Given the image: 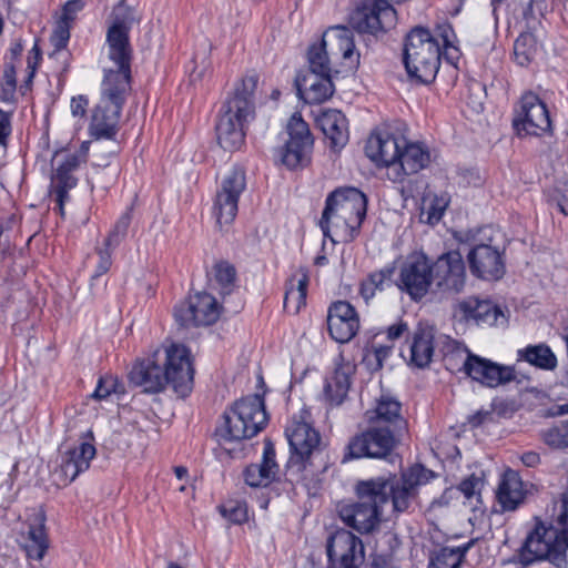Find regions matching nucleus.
<instances>
[{
  "label": "nucleus",
  "mask_w": 568,
  "mask_h": 568,
  "mask_svg": "<svg viewBox=\"0 0 568 568\" xmlns=\"http://www.w3.org/2000/svg\"><path fill=\"white\" fill-rule=\"evenodd\" d=\"M426 480V469L420 465L410 467L399 478L376 477L359 480L355 486L357 500L338 505V516L357 532L369 534L379 526L384 508L389 501L392 513L407 511L417 498L418 487Z\"/></svg>",
  "instance_id": "nucleus-1"
},
{
  "label": "nucleus",
  "mask_w": 568,
  "mask_h": 568,
  "mask_svg": "<svg viewBox=\"0 0 568 568\" xmlns=\"http://www.w3.org/2000/svg\"><path fill=\"white\" fill-rule=\"evenodd\" d=\"M437 37L428 29L415 27L404 42L403 61L410 79L418 83L433 82L440 65L442 49L448 60L458 58V49L455 47V32L445 23L437 28Z\"/></svg>",
  "instance_id": "nucleus-2"
},
{
  "label": "nucleus",
  "mask_w": 568,
  "mask_h": 568,
  "mask_svg": "<svg viewBox=\"0 0 568 568\" xmlns=\"http://www.w3.org/2000/svg\"><path fill=\"white\" fill-rule=\"evenodd\" d=\"M154 357L138 362L129 374L130 382L142 387L145 393L156 394L171 385L179 396L189 395L194 374L190 351L183 345L172 344L165 349L163 367Z\"/></svg>",
  "instance_id": "nucleus-3"
},
{
  "label": "nucleus",
  "mask_w": 568,
  "mask_h": 568,
  "mask_svg": "<svg viewBox=\"0 0 568 568\" xmlns=\"http://www.w3.org/2000/svg\"><path fill=\"white\" fill-rule=\"evenodd\" d=\"M448 369L463 371L473 381L487 387H497L511 381L521 384L529 382V371L523 368L524 363L532 365V345L518 351L517 362L511 365H500L490 359L471 354L466 347L456 346L444 357Z\"/></svg>",
  "instance_id": "nucleus-4"
},
{
  "label": "nucleus",
  "mask_w": 568,
  "mask_h": 568,
  "mask_svg": "<svg viewBox=\"0 0 568 568\" xmlns=\"http://www.w3.org/2000/svg\"><path fill=\"white\" fill-rule=\"evenodd\" d=\"M367 199L356 187H343L332 192L320 220L325 237L333 243L351 242L366 216Z\"/></svg>",
  "instance_id": "nucleus-5"
},
{
  "label": "nucleus",
  "mask_w": 568,
  "mask_h": 568,
  "mask_svg": "<svg viewBox=\"0 0 568 568\" xmlns=\"http://www.w3.org/2000/svg\"><path fill=\"white\" fill-rule=\"evenodd\" d=\"M305 415L307 413L303 412L298 418L294 417L285 429L291 455L284 476L291 484H301L310 488L321 471L314 463L321 454V435Z\"/></svg>",
  "instance_id": "nucleus-6"
},
{
  "label": "nucleus",
  "mask_w": 568,
  "mask_h": 568,
  "mask_svg": "<svg viewBox=\"0 0 568 568\" xmlns=\"http://www.w3.org/2000/svg\"><path fill=\"white\" fill-rule=\"evenodd\" d=\"M130 91L131 84L126 81H102L101 99L93 109L89 126L91 135L95 139L111 140L97 145L95 159L99 166H106L109 156L118 152V144L113 138L118 132L121 112Z\"/></svg>",
  "instance_id": "nucleus-7"
},
{
  "label": "nucleus",
  "mask_w": 568,
  "mask_h": 568,
  "mask_svg": "<svg viewBox=\"0 0 568 568\" xmlns=\"http://www.w3.org/2000/svg\"><path fill=\"white\" fill-rule=\"evenodd\" d=\"M257 81L254 74L244 77L222 106L216 134L219 144L226 151H234L244 143V123L254 115L253 95Z\"/></svg>",
  "instance_id": "nucleus-8"
},
{
  "label": "nucleus",
  "mask_w": 568,
  "mask_h": 568,
  "mask_svg": "<svg viewBox=\"0 0 568 568\" xmlns=\"http://www.w3.org/2000/svg\"><path fill=\"white\" fill-rule=\"evenodd\" d=\"M403 433L386 426L368 424L365 432L351 438L345 447L342 463L363 457L385 458L394 449Z\"/></svg>",
  "instance_id": "nucleus-9"
},
{
  "label": "nucleus",
  "mask_w": 568,
  "mask_h": 568,
  "mask_svg": "<svg viewBox=\"0 0 568 568\" xmlns=\"http://www.w3.org/2000/svg\"><path fill=\"white\" fill-rule=\"evenodd\" d=\"M88 148L85 143L81 149L74 152L60 150L57 151L51 160L52 174L50 183V192L58 204L61 215L64 214V204L69 201V191L74 189L78 179L73 172L80 166L82 162L87 161Z\"/></svg>",
  "instance_id": "nucleus-10"
},
{
  "label": "nucleus",
  "mask_w": 568,
  "mask_h": 568,
  "mask_svg": "<svg viewBox=\"0 0 568 568\" xmlns=\"http://www.w3.org/2000/svg\"><path fill=\"white\" fill-rule=\"evenodd\" d=\"M338 49L344 59H349L354 52V39L351 29L346 27H334L323 36L320 44H314L308 50L310 71L320 75H331V64L326 45Z\"/></svg>",
  "instance_id": "nucleus-11"
},
{
  "label": "nucleus",
  "mask_w": 568,
  "mask_h": 568,
  "mask_svg": "<svg viewBox=\"0 0 568 568\" xmlns=\"http://www.w3.org/2000/svg\"><path fill=\"white\" fill-rule=\"evenodd\" d=\"M245 187V172L241 168H234L222 180L213 203V215L220 229L232 224L235 220L239 200Z\"/></svg>",
  "instance_id": "nucleus-12"
},
{
  "label": "nucleus",
  "mask_w": 568,
  "mask_h": 568,
  "mask_svg": "<svg viewBox=\"0 0 568 568\" xmlns=\"http://www.w3.org/2000/svg\"><path fill=\"white\" fill-rule=\"evenodd\" d=\"M546 560L556 568H568V529L545 526L535 518V561Z\"/></svg>",
  "instance_id": "nucleus-13"
},
{
  "label": "nucleus",
  "mask_w": 568,
  "mask_h": 568,
  "mask_svg": "<svg viewBox=\"0 0 568 568\" xmlns=\"http://www.w3.org/2000/svg\"><path fill=\"white\" fill-rule=\"evenodd\" d=\"M328 568H359L365 560V548L361 538L339 529L326 541Z\"/></svg>",
  "instance_id": "nucleus-14"
},
{
  "label": "nucleus",
  "mask_w": 568,
  "mask_h": 568,
  "mask_svg": "<svg viewBox=\"0 0 568 568\" xmlns=\"http://www.w3.org/2000/svg\"><path fill=\"white\" fill-rule=\"evenodd\" d=\"M349 23L359 33L376 34L396 23V11L386 0H365L351 14Z\"/></svg>",
  "instance_id": "nucleus-15"
},
{
  "label": "nucleus",
  "mask_w": 568,
  "mask_h": 568,
  "mask_svg": "<svg viewBox=\"0 0 568 568\" xmlns=\"http://www.w3.org/2000/svg\"><path fill=\"white\" fill-rule=\"evenodd\" d=\"M288 141L282 149V163L293 170L304 166L310 161L313 138L307 123L301 114L294 113L287 123Z\"/></svg>",
  "instance_id": "nucleus-16"
},
{
  "label": "nucleus",
  "mask_w": 568,
  "mask_h": 568,
  "mask_svg": "<svg viewBox=\"0 0 568 568\" xmlns=\"http://www.w3.org/2000/svg\"><path fill=\"white\" fill-rule=\"evenodd\" d=\"M433 285V263L424 254H412L400 267L398 287L414 301L422 300Z\"/></svg>",
  "instance_id": "nucleus-17"
},
{
  "label": "nucleus",
  "mask_w": 568,
  "mask_h": 568,
  "mask_svg": "<svg viewBox=\"0 0 568 568\" xmlns=\"http://www.w3.org/2000/svg\"><path fill=\"white\" fill-rule=\"evenodd\" d=\"M466 284V267L462 254L450 251L433 263V285L437 292L458 294Z\"/></svg>",
  "instance_id": "nucleus-18"
},
{
  "label": "nucleus",
  "mask_w": 568,
  "mask_h": 568,
  "mask_svg": "<svg viewBox=\"0 0 568 568\" xmlns=\"http://www.w3.org/2000/svg\"><path fill=\"white\" fill-rule=\"evenodd\" d=\"M108 55L114 63V68L104 70V81L120 83L126 81L131 84L132 49L129 41V32L116 28H109L106 33Z\"/></svg>",
  "instance_id": "nucleus-19"
},
{
  "label": "nucleus",
  "mask_w": 568,
  "mask_h": 568,
  "mask_svg": "<svg viewBox=\"0 0 568 568\" xmlns=\"http://www.w3.org/2000/svg\"><path fill=\"white\" fill-rule=\"evenodd\" d=\"M327 327L334 341L348 343L359 329L358 313L349 302L336 301L328 307Z\"/></svg>",
  "instance_id": "nucleus-20"
},
{
  "label": "nucleus",
  "mask_w": 568,
  "mask_h": 568,
  "mask_svg": "<svg viewBox=\"0 0 568 568\" xmlns=\"http://www.w3.org/2000/svg\"><path fill=\"white\" fill-rule=\"evenodd\" d=\"M457 311L466 322L478 326H506L508 318L496 304L477 297H467L457 304Z\"/></svg>",
  "instance_id": "nucleus-21"
},
{
  "label": "nucleus",
  "mask_w": 568,
  "mask_h": 568,
  "mask_svg": "<svg viewBox=\"0 0 568 568\" xmlns=\"http://www.w3.org/2000/svg\"><path fill=\"white\" fill-rule=\"evenodd\" d=\"M405 144L403 136H396L387 131L371 134L365 146L366 155L377 165L386 166L387 173L394 166Z\"/></svg>",
  "instance_id": "nucleus-22"
},
{
  "label": "nucleus",
  "mask_w": 568,
  "mask_h": 568,
  "mask_svg": "<svg viewBox=\"0 0 568 568\" xmlns=\"http://www.w3.org/2000/svg\"><path fill=\"white\" fill-rule=\"evenodd\" d=\"M430 162V154L427 148L419 143H408L405 140L400 155L389 173L388 179L395 183H402L408 175L416 174Z\"/></svg>",
  "instance_id": "nucleus-23"
},
{
  "label": "nucleus",
  "mask_w": 568,
  "mask_h": 568,
  "mask_svg": "<svg viewBox=\"0 0 568 568\" xmlns=\"http://www.w3.org/2000/svg\"><path fill=\"white\" fill-rule=\"evenodd\" d=\"M470 271L484 280H498L505 272L500 252L487 244L476 245L468 253Z\"/></svg>",
  "instance_id": "nucleus-24"
},
{
  "label": "nucleus",
  "mask_w": 568,
  "mask_h": 568,
  "mask_svg": "<svg viewBox=\"0 0 568 568\" xmlns=\"http://www.w3.org/2000/svg\"><path fill=\"white\" fill-rule=\"evenodd\" d=\"M236 417L243 415L241 426H248L252 437L257 435L267 423V414L265 410L264 399L258 394H253L235 402L230 408Z\"/></svg>",
  "instance_id": "nucleus-25"
},
{
  "label": "nucleus",
  "mask_w": 568,
  "mask_h": 568,
  "mask_svg": "<svg viewBox=\"0 0 568 568\" xmlns=\"http://www.w3.org/2000/svg\"><path fill=\"white\" fill-rule=\"evenodd\" d=\"M278 471L280 467L275 459V448L271 442H266L262 460L248 465L243 476L245 483L251 487H266L277 478Z\"/></svg>",
  "instance_id": "nucleus-26"
},
{
  "label": "nucleus",
  "mask_w": 568,
  "mask_h": 568,
  "mask_svg": "<svg viewBox=\"0 0 568 568\" xmlns=\"http://www.w3.org/2000/svg\"><path fill=\"white\" fill-rule=\"evenodd\" d=\"M297 93L308 104H320L334 93L331 75L314 73L298 74L295 79Z\"/></svg>",
  "instance_id": "nucleus-27"
},
{
  "label": "nucleus",
  "mask_w": 568,
  "mask_h": 568,
  "mask_svg": "<svg viewBox=\"0 0 568 568\" xmlns=\"http://www.w3.org/2000/svg\"><path fill=\"white\" fill-rule=\"evenodd\" d=\"M400 403L390 396H381L374 409L366 412L365 416L368 424L386 426L404 433L407 427L405 418L402 416Z\"/></svg>",
  "instance_id": "nucleus-28"
},
{
  "label": "nucleus",
  "mask_w": 568,
  "mask_h": 568,
  "mask_svg": "<svg viewBox=\"0 0 568 568\" xmlns=\"http://www.w3.org/2000/svg\"><path fill=\"white\" fill-rule=\"evenodd\" d=\"M527 490L519 474L507 469L497 486L496 499L503 511L516 510L525 500Z\"/></svg>",
  "instance_id": "nucleus-29"
},
{
  "label": "nucleus",
  "mask_w": 568,
  "mask_h": 568,
  "mask_svg": "<svg viewBox=\"0 0 568 568\" xmlns=\"http://www.w3.org/2000/svg\"><path fill=\"white\" fill-rule=\"evenodd\" d=\"M316 123L326 139L329 140L331 148L342 149L348 142V122L341 111L335 109L322 110L316 116Z\"/></svg>",
  "instance_id": "nucleus-30"
},
{
  "label": "nucleus",
  "mask_w": 568,
  "mask_h": 568,
  "mask_svg": "<svg viewBox=\"0 0 568 568\" xmlns=\"http://www.w3.org/2000/svg\"><path fill=\"white\" fill-rule=\"evenodd\" d=\"M94 456L95 447L87 442L67 450L60 466V471L64 476L65 483L73 481L80 473L85 471Z\"/></svg>",
  "instance_id": "nucleus-31"
},
{
  "label": "nucleus",
  "mask_w": 568,
  "mask_h": 568,
  "mask_svg": "<svg viewBox=\"0 0 568 568\" xmlns=\"http://www.w3.org/2000/svg\"><path fill=\"white\" fill-rule=\"evenodd\" d=\"M22 547L30 559L41 560L44 557L49 548V538L45 530V515L42 510L33 514Z\"/></svg>",
  "instance_id": "nucleus-32"
},
{
  "label": "nucleus",
  "mask_w": 568,
  "mask_h": 568,
  "mask_svg": "<svg viewBox=\"0 0 568 568\" xmlns=\"http://www.w3.org/2000/svg\"><path fill=\"white\" fill-rule=\"evenodd\" d=\"M409 365L425 368L434 355V331L432 327L418 326L409 345Z\"/></svg>",
  "instance_id": "nucleus-33"
},
{
  "label": "nucleus",
  "mask_w": 568,
  "mask_h": 568,
  "mask_svg": "<svg viewBox=\"0 0 568 568\" xmlns=\"http://www.w3.org/2000/svg\"><path fill=\"white\" fill-rule=\"evenodd\" d=\"M353 369L351 364H341L337 365L333 374L326 378L324 395L329 405L338 406L346 398L351 387Z\"/></svg>",
  "instance_id": "nucleus-34"
},
{
  "label": "nucleus",
  "mask_w": 568,
  "mask_h": 568,
  "mask_svg": "<svg viewBox=\"0 0 568 568\" xmlns=\"http://www.w3.org/2000/svg\"><path fill=\"white\" fill-rule=\"evenodd\" d=\"M242 416H234L230 409L224 412L223 420L215 429V436L221 446L252 438L251 428L247 425L241 426Z\"/></svg>",
  "instance_id": "nucleus-35"
},
{
  "label": "nucleus",
  "mask_w": 568,
  "mask_h": 568,
  "mask_svg": "<svg viewBox=\"0 0 568 568\" xmlns=\"http://www.w3.org/2000/svg\"><path fill=\"white\" fill-rule=\"evenodd\" d=\"M393 267H384L379 271L372 272L359 284V295L368 303L377 293L384 292L392 285Z\"/></svg>",
  "instance_id": "nucleus-36"
},
{
  "label": "nucleus",
  "mask_w": 568,
  "mask_h": 568,
  "mask_svg": "<svg viewBox=\"0 0 568 568\" xmlns=\"http://www.w3.org/2000/svg\"><path fill=\"white\" fill-rule=\"evenodd\" d=\"M475 540H469L463 546L444 547L432 557L428 568H460L466 554L474 546Z\"/></svg>",
  "instance_id": "nucleus-37"
},
{
  "label": "nucleus",
  "mask_w": 568,
  "mask_h": 568,
  "mask_svg": "<svg viewBox=\"0 0 568 568\" xmlns=\"http://www.w3.org/2000/svg\"><path fill=\"white\" fill-rule=\"evenodd\" d=\"M194 304V312L203 326L212 325L220 317V306L214 296L202 292L191 296Z\"/></svg>",
  "instance_id": "nucleus-38"
},
{
  "label": "nucleus",
  "mask_w": 568,
  "mask_h": 568,
  "mask_svg": "<svg viewBox=\"0 0 568 568\" xmlns=\"http://www.w3.org/2000/svg\"><path fill=\"white\" fill-rule=\"evenodd\" d=\"M532 109V93L525 92L514 108L513 128L518 136H528L532 120L530 110Z\"/></svg>",
  "instance_id": "nucleus-39"
},
{
  "label": "nucleus",
  "mask_w": 568,
  "mask_h": 568,
  "mask_svg": "<svg viewBox=\"0 0 568 568\" xmlns=\"http://www.w3.org/2000/svg\"><path fill=\"white\" fill-rule=\"evenodd\" d=\"M540 439L551 449H568V430L566 420L554 424L539 432Z\"/></svg>",
  "instance_id": "nucleus-40"
},
{
  "label": "nucleus",
  "mask_w": 568,
  "mask_h": 568,
  "mask_svg": "<svg viewBox=\"0 0 568 568\" xmlns=\"http://www.w3.org/2000/svg\"><path fill=\"white\" fill-rule=\"evenodd\" d=\"M484 485L485 480L483 476L471 474L459 483L457 490H459L464 495L465 499L469 501L473 509H476L478 505L481 504V490Z\"/></svg>",
  "instance_id": "nucleus-41"
},
{
  "label": "nucleus",
  "mask_w": 568,
  "mask_h": 568,
  "mask_svg": "<svg viewBox=\"0 0 568 568\" xmlns=\"http://www.w3.org/2000/svg\"><path fill=\"white\" fill-rule=\"evenodd\" d=\"M532 58V33L521 32L514 43V60L517 65L529 67Z\"/></svg>",
  "instance_id": "nucleus-42"
},
{
  "label": "nucleus",
  "mask_w": 568,
  "mask_h": 568,
  "mask_svg": "<svg viewBox=\"0 0 568 568\" xmlns=\"http://www.w3.org/2000/svg\"><path fill=\"white\" fill-rule=\"evenodd\" d=\"M194 308L191 296L186 301L176 304L173 311L176 324L184 328L203 326L200 324V318L196 317Z\"/></svg>",
  "instance_id": "nucleus-43"
},
{
  "label": "nucleus",
  "mask_w": 568,
  "mask_h": 568,
  "mask_svg": "<svg viewBox=\"0 0 568 568\" xmlns=\"http://www.w3.org/2000/svg\"><path fill=\"white\" fill-rule=\"evenodd\" d=\"M135 21H138V19L134 10L122 0L113 9V22L110 28L129 32Z\"/></svg>",
  "instance_id": "nucleus-44"
},
{
  "label": "nucleus",
  "mask_w": 568,
  "mask_h": 568,
  "mask_svg": "<svg viewBox=\"0 0 568 568\" xmlns=\"http://www.w3.org/2000/svg\"><path fill=\"white\" fill-rule=\"evenodd\" d=\"M531 544L532 529L527 532L521 547L513 555V557L509 559V562L514 564L516 568H529L532 564Z\"/></svg>",
  "instance_id": "nucleus-45"
},
{
  "label": "nucleus",
  "mask_w": 568,
  "mask_h": 568,
  "mask_svg": "<svg viewBox=\"0 0 568 568\" xmlns=\"http://www.w3.org/2000/svg\"><path fill=\"white\" fill-rule=\"evenodd\" d=\"M220 511L233 524H242L247 519V507L241 501L230 500L220 507Z\"/></svg>",
  "instance_id": "nucleus-46"
},
{
  "label": "nucleus",
  "mask_w": 568,
  "mask_h": 568,
  "mask_svg": "<svg viewBox=\"0 0 568 568\" xmlns=\"http://www.w3.org/2000/svg\"><path fill=\"white\" fill-rule=\"evenodd\" d=\"M558 365L557 357L546 344L535 345V367L554 371Z\"/></svg>",
  "instance_id": "nucleus-47"
},
{
  "label": "nucleus",
  "mask_w": 568,
  "mask_h": 568,
  "mask_svg": "<svg viewBox=\"0 0 568 568\" xmlns=\"http://www.w3.org/2000/svg\"><path fill=\"white\" fill-rule=\"evenodd\" d=\"M124 387L114 376H104L99 379L97 388L92 394L95 399H104L112 393H123Z\"/></svg>",
  "instance_id": "nucleus-48"
},
{
  "label": "nucleus",
  "mask_w": 568,
  "mask_h": 568,
  "mask_svg": "<svg viewBox=\"0 0 568 568\" xmlns=\"http://www.w3.org/2000/svg\"><path fill=\"white\" fill-rule=\"evenodd\" d=\"M552 524L558 525V529H568V489L560 495V499L554 504Z\"/></svg>",
  "instance_id": "nucleus-49"
},
{
  "label": "nucleus",
  "mask_w": 568,
  "mask_h": 568,
  "mask_svg": "<svg viewBox=\"0 0 568 568\" xmlns=\"http://www.w3.org/2000/svg\"><path fill=\"white\" fill-rule=\"evenodd\" d=\"M535 116H538V121H535V129H538L541 133L552 132L549 110L546 103L537 97H535Z\"/></svg>",
  "instance_id": "nucleus-50"
},
{
  "label": "nucleus",
  "mask_w": 568,
  "mask_h": 568,
  "mask_svg": "<svg viewBox=\"0 0 568 568\" xmlns=\"http://www.w3.org/2000/svg\"><path fill=\"white\" fill-rule=\"evenodd\" d=\"M16 87V69L12 64H7L3 72L0 100L3 102H11L14 98Z\"/></svg>",
  "instance_id": "nucleus-51"
},
{
  "label": "nucleus",
  "mask_w": 568,
  "mask_h": 568,
  "mask_svg": "<svg viewBox=\"0 0 568 568\" xmlns=\"http://www.w3.org/2000/svg\"><path fill=\"white\" fill-rule=\"evenodd\" d=\"M308 270L306 267H300L286 282L285 291L307 293L308 286Z\"/></svg>",
  "instance_id": "nucleus-52"
},
{
  "label": "nucleus",
  "mask_w": 568,
  "mask_h": 568,
  "mask_svg": "<svg viewBox=\"0 0 568 568\" xmlns=\"http://www.w3.org/2000/svg\"><path fill=\"white\" fill-rule=\"evenodd\" d=\"M214 275L216 282L223 287L226 288L232 285L235 281V268L227 262H219L214 266Z\"/></svg>",
  "instance_id": "nucleus-53"
},
{
  "label": "nucleus",
  "mask_w": 568,
  "mask_h": 568,
  "mask_svg": "<svg viewBox=\"0 0 568 568\" xmlns=\"http://www.w3.org/2000/svg\"><path fill=\"white\" fill-rule=\"evenodd\" d=\"M70 21L61 19L58 21L57 27L51 36V42L57 50L64 49L70 39Z\"/></svg>",
  "instance_id": "nucleus-54"
},
{
  "label": "nucleus",
  "mask_w": 568,
  "mask_h": 568,
  "mask_svg": "<svg viewBox=\"0 0 568 568\" xmlns=\"http://www.w3.org/2000/svg\"><path fill=\"white\" fill-rule=\"evenodd\" d=\"M130 225V216L128 214H124L121 216V219L116 222L113 231L109 234V236L105 239V246L110 247L112 245L119 244L121 239L124 237L126 234V231Z\"/></svg>",
  "instance_id": "nucleus-55"
},
{
  "label": "nucleus",
  "mask_w": 568,
  "mask_h": 568,
  "mask_svg": "<svg viewBox=\"0 0 568 568\" xmlns=\"http://www.w3.org/2000/svg\"><path fill=\"white\" fill-rule=\"evenodd\" d=\"M307 293L287 292L284 295V310L292 314H297L305 305Z\"/></svg>",
  "instance_id": "nucleus-56"
},
{
  "label": "nucleus",
  "mask_w": 568,
  "mask_h": 568,
  "mask_svg": "<svg viewBox=\"0 0 568 568\" xmlns=\"http://www.w3.org/2000/svg\"><path fill=\"white\" fill-rule=\"evenodd\" d=\"M446 205H447V202L444 201L443 199L442 200L435 199L428 207L427 222L428 223L438 222L444 214Z\"/></svg>",
  "instance_id": "nucleus-57"
},
{
  "label": "nucleus",
  "mask_w": 568,
  "mask_h": 568,
  "mask_svg": "<svg viewBox=\"0 0 568 568\" xmlns=\"http://www.w3.org/2000/svg\"><path fill=\"white\" fill-rule=\"evenodd\" d=\"M98 254H99V263H98L95 273L93 274V277H98V276L105 274L110 270L111 264H112L111 251L108 246L104 250H102V248L99 250Z\"/></svg>",
  "instance_id": "nucleus-58"
},
{
  "label": "nucleus",
  "mask_w": 568,
  "mask_h": 568,
  "mask_svg": "<svg viewBox=\"0 0 568 568\" xmlns=\"http://www.w3.org/2000/svg\"><path fill=\"white\" fill-rule=\"evenodd\" d=\"M494 418V412L487 409H479L475 414L468 417V423L471 427H479L486 423L491 422Z\"/></svg>",
  "instance_id": "nucleus-59"
},
{
  "label": "nucleus",
  "mask_w": 568,
  "mask_h": 568,
  "mask_svg": "<svg viewBox=\"0 0 568 568\" xmlns=\"http://www.w3.org/2000/svg\"><path fill=\"white\" fill-rule=\"evenodd\" d=\"M84 7V3L81 0H69L63 6V12L61 16V19L69 20L72 22L74 20V17L77 12L81 11Z\"/></svg>",
  "instance_id": "nucleus-60"
},
{
  "label": "nucleus",
  "mask_w": 568,
  "mask_h": 568,
  "mask_svg": "<svg viewBox=\"0 0 568 568\" xmlns=\"http://www.w3.org/2000/svg\"><path fill=\"white\" fill-rule=\"evenodd\" d=\"M88 106V99L84 95L74 97L71 100V113L73 116H84Z\"/></svg>",
  "instance_id": "nucleus-61"
},
{
  "label": "nucleus",
  "mask_w": 568,
  "mask_h": 568,
  "mask_svg": "<svg viewBox=\"0 0 568 568\" xmlns=\"http://www.w3.org/2000/svg\"><path fill=\"white\" fill-rule=\"evenodd\" d=\"M568 414V404L562 405H552L551 407L544 409L540 408L537 412V415L540 417H556Z\"/></svg>",
  "instance_id": "nucleus-62"
},
{
  "label": "nucleus",
  "mask_w": 568,
  "mask_h": 568,
  "mask_svg": "<svg viewBox=\"0 0 568 568\" xmlns=\"http://www.w3.org/2000/svg\"><path fill=\"white\" fill-rule=\"evenodd\" d=\"M557 204L560 211L568 215V183H564L557 189Z\"/></svg>",
  "instance_id": "nucleus-63"
},
{
  "label": "nucleus",
  "mask_w": 568,
  "mask_h": 568,
  "mask_svg": "<svg viewBox=\"0 0 568 568\" xmlns=\"http://www.w3.org/2000/svg\"><path fill=\"white\" fill-rule=\"evenodd\" d=\"M392 351L390 346L381 345L374 346V357L377 364V367L381 368L383 366L384 359H386Z\"/></svg>",
  "instance_id": "nucleus-64"
}]
</instances>
